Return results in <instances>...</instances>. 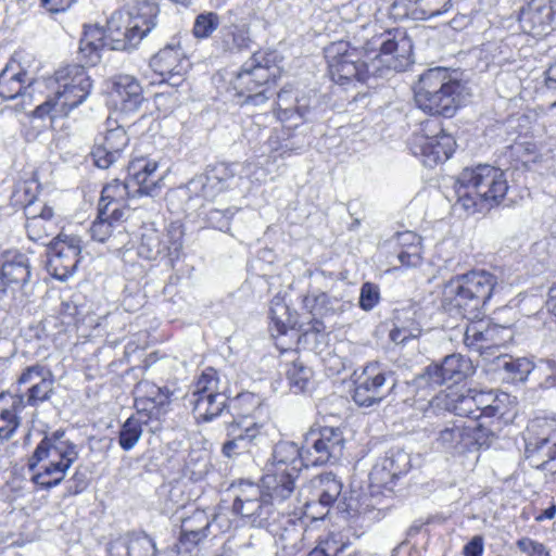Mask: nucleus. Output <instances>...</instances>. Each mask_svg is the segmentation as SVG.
<instances>
[{
	"instance_id": "nucleus-1",
	"label": "nucleus",
	"mask_w": 556,
	"mask_h": 556,
	"mask_svg": "<svg viewBox=\"0 0 556 556\" xmlns=\"http://www.w3.org/2000/svg\"><path fill=\"white\" fill-rule=\"evenodd\" d=\"M356 25L353 27L354 43L366 53L379 51V56L389 70L401 72L413 63V42L402 28H390L382 24L383 15L376 0H355Z\"/></svg>"
},
{
	"instance_id": "nucleus-2",
	"label": "nucleus",
	"mask_w": 556,
	"mask_h": 556,
	"mask_svg": "<svg viewBox=\"0 0 556 556\" xmlns=\"http://www.w3.org/2000/svg\"><path fill=\"white\" fill-rule=\"evenodd\" d=\"M299 473L267 466L262 486L253 482H241L238 485L232 511L251 526L267 525L270 518L280 515V509L290 508L287 502L294 492Z\"/></svg>"
},
{
	"instance_id": "nucleus-3",
	"label": "nucleus",
	"mask_w": 556,
	"mask_h": 556,
	"mask_svg": "<svg viewBox=\"0 0 556 556\" xmlns=\"http://www.w3.org/2000/svg\"><path fill=\"white\" fill-rule=\"evenodd\" d=\"M47 86L52 93L34 111L39 118L55 119L67 116L86 101L92 89V81L83 65H67L59 68Z\"/></svg>"
},
{
	"instance_id": "nucleus-4",
	"label": "nucleus",
	"mask_w": 556,
	"mask_h": 556,
	"mask_svg": "<svg viewBox=\"0 0 556 556\" xmlns=\"http://www.w3.org/2000/svg\"><path fill=\"white\" fill-rule=\"evenodd\" d=\"M508 188L506 173L488 164L463 169L455 182L457 202L469 213L500 204Z\"/></svg>"
},
{
	"instance_id": "nucleus-5",
	"label": "nucleus",
	"mask_w": 556,
	"mask_h": 556,
	"mask_svg": "<svg viewBox=\"0 0 556 556\" xmlns=\"http://www.w3.org/2000/svg\"><path fill=\"white\" fill-rule=\"evenodd\" d=\"M78 455L77 445L65 431L56 430L47 434L36 447L29 463L33 481L43 489L58 485Z\"/></svg>"
},
{
	"instance_id": "nucleus-6",
	"label": "nucleus",
	"mask_w": 556,
	"mask_h": 556,
	"mask_svg": "<svg viewBox=\"0 0 556 556\" xmlns=\"http://www.w3.org/2000/svg\"><path fill=\"white\" fill-rule=\"evenodd\" d=\"M466 96L465 86L441 67L424 73L415 88V101L420 110L445 117H452L456 113Z\"/></svg>"
},
{
	"instance_id": "nucleus-7",
	"label": "nucleus",
	"mask_w": 556,
	"mask_h": 556,
	"mask_svg": "<svg viewBox=\"0 0 556 556\" xmlns=\"http://www.w3.org/2000/svg\"><path fill=\"white\" fill-rule=\"evenodd\" d=\"M159 8L154 2L144 0L128 4L114 12L108 21L109 36L114 45L112 49L135 48L155 27Z\"/></svg>"
},
{
	"instance_id": "nucleus-8",
	"label": "nucleus",
	"mask_w": 556,
	"mask_h": 556,
	"mask_svg": "<svg viewBox=\"0 0 556 556\" xmlns=\"http://www.w3.org/2000/svg\"><path fill=\"white\" fill-rule=\"evenodd\" d=\"M280 55L276 51H257L244 64L231 80V87L244 103L260 105L268 97L266 85L281 74Z\"/></svg>"
},
{
	"instance_id": "nucleus-9",
	"label": "nucleus",
	"mask_w": 556,
	"mask_h": 556,
	"mask_svg": "<svg viewBox=\"0 0 556 556\" xmlns=\"http://www.w3.org/2000/svg\"><path fill=\"white\" fill-rule=\"evenodd\" d=\"M496 277L485 270H472L451 279L443 289V299L460 309L465 318H477L490 300Z\"/></svg>"
},
{
	"instance_id": "nucleus-10",
	"label": "nucleus",
	"mask_w": 556,
	"mask_h": 556,
	"mask_svg": "<svg viewBox=\"0 0 556 556\" xmlns=\"http://www.w3.org/2000/svg\"><path fill=\"white\" fill-rule=\"evenodd\" d=\"M379 51L366 53L361 45L351 46L348 41L330 43L325 49L329 75L337 84H348L353 80L364 81L370 73V66L378 71L376 62L384 64L379 56Z\"/></svg>"
},
{
	"instance_id": "nucleus-11",
	"label": "nucleus",
	"mask_w": 556,
	"mask_h": 556,
	"mask_svg": "<svg viewBox=\"0 0 556 556\" xmlns=\"http://www.w3.org/2000/svg\"><path fill=\"white\" fill-rule=\"evenodd\" d=\"M237 403L242 413L238 419L227 426L228 440L223 445V453L227 457L250 452L252 446L265 439L263 425L252 417L261 408L260 396L253 393H242L238 395Z\"/></svg>"
},
{
	"instance_id": "nucleus-12",
	"label": "nucleus",
	"mask_w": 556,
	"mask_h": 556,
	"mask_svg": "<svg viewBox=\"0 0 556 556\" xmlns=\"http://www.w3.org/2000/svg\"><path fill=\"white\" fill-rule=\"evenodd\" d=\"M454 138L444 131L440 121L426 119L409 140L412 153L427 167L448 160L455 151Z\"/></svg>"
},
{
	"instance_id": "nucleus-13",
	"label": "nucleus",
	"mask_w": 556,
	"mask_h": 556,
	"mask_svg": "<svg viewBox=\"0 0 556 556\" xmlns=\"http://www.w3.org/2000/svg\"><path fill=\"white\" fill-rule=\"evenodd\" d=\"M31 55L23 51L13 54L0 73V97L4 100L21 99V109L34 103V92L43 86L29 75Z\"/></svg>"
},
{
	"instance_id": "nucleus-14",
	"label": "nucleus",
	"mask_w": 556,
	"mask_h": 556,
	"mask_svg": "<svg viewBox=\"0 0 556 556\" xmlns=\"http://www.w3.org/2000/svg\"><path fill=\"white\" fill-rule=\"evenodd\" d=\"M80 253L81 241L77 236L58 235L48 248L47 270L55 279L65 281L75 273Z\"/></svg>"
},
{
	"instance_id": "nucleus-15",
	"label": "nucleus",
	"mask_w": 556,
	"mask_h": 556,
	"mask_svg": "<svg viewBox=\"0 0 556 556\" xmlns=\"http://www.w3.org/2000/svg\"><path fill=\"white\" fill-rule=\"evenodd\" d=\"M304 442L308 465L318 466L340 459L345 440L339 428L324 427L311 430Z\"/></svg>"
},
{
	"instance_id": "nucleus-16",
	"label": "nucleus",
	"mask_w": 556,
	"mask_h": 556,
	"mask_svg": "<svg viewBox=\"0 0 556 556\" xmlns=\"http://www.w3.org/2000/svg\"><path fill=\"white\" fill-rule=\"evenodd\" d=\"M182 249V231L180 227L172 225L167 230L160 231L152 226H146L141 232L138 253L146 260L168 257L178 258Z\"/></svg>"
},
{
	"instance_id": "nucleus-17",
	"label": "nucleus",
	"mask_w": 556,
	"mask_h": 556,
	"mask_svg": "<svg viewBox=\"0 0 556 556\" xmlns=\"http://www.w3.org/2000/svg\"><path fill=\"white\" fill-rule=\"evenodd\" d=\"M528 430L526 454L532 465L539 468L556 459V418H536Z\"/></svg>"
},
{
	"instance_id": "nucleus-18",
	"label": "nucleus",
	"mask_w": 556,
	"mask_h": 556,
	"mask_svg": "<svg viewBox=\"0 0 556 556\" xmlns=\"http://www.w3.org/2000/svg\"><path fill=\"white\" fill-rule=\"evenodd\" d=\"M355 376L353 400L358 406L369 407L380 403L394 386L393 382L388 384V372L378 363L366 365Z\"/></svg>"
},
{
	"instance_id": "nucleus-19",
	"label": "nucleus",
	"mask_w": 556,
	"mask_h": 556,
	"mask_svg": "<svg viewBox=\"0 0 556 556\" xmlns=\"http://www.w3.org/2000/svg\"><path fill=\"white\" fill-rule=\"evenodd\" d=\"M475 372L471 361L460 354H452L446 356L443 362L438 365H430L418 379V386H430L431 388L451 382L450 387L455 388L462 381L467 379Z\"/></svg>"
},
{
	"instance_id": "nucleus-20",
	"label": "nucleus",
	"mask_w": 556,
	"mask_h": 556,
	"mask_svg": "<svg viewBox=\"0 0 556 556\" xmlns=\"http://www.w3.org/2000/svg\"><path fill=\"white\" fill-rule=\"evenodd\" d=\"M289 514V508L280 509L279 516L270 518L267 525L256 527L266 528L275 538L276 545L288 556H292L305 546L306 530L300 519L294 520Z\"/></svg>"
},
{
	"instance_id": "nucleus-21",
	"label": "nucleus",
	"mask_w": 556,
	"mask_h": 556,
	"mask_svg": "<svg viewBox=\"0 0 556 556\" xmlns=\"http://www.w3.org/2000/svg\"><path fill=\"white\" fill-rule=\"evenodd\" d=\"M235 167V164L219 163L207 169L206 173L197 175L186 186L190 197L215 199L230 188L236 175Z\"/></svg>"
},
{
	"instance_id": "nucleus-22",
	"label": "nucleus",
	"mask_w": 556,
	"mask_h": 556,
	"mask_svg": "<svg viewBox=\"0 0 556 556\" xmlns=\"http://www.w3.org/2000/svg\"><path fill=\"white\" fill-rule=\"evenodd\" d=\"M150 66L162 81H168L173 86H178L182 81V76L190 67L180 43L173 41L161 49L151 60Z\"/></svg>"
},
{
	"instance_id": "nucleus-23",
	"label": "nucleus",
	"mask_w": 556,
	"mask_h": 556,
	"mask_svg": "<svg viewBox=\"0 0 556 556\" xmlns=\"http://www.w3.org/2000/svg\"><path fill=\"white\" fill-rule=\"evenodd\" d=\"M435 409L454 412L458 416H465L472 420L480 419L471 389L464 392L459 388L447 387L429 401V408L426 413Z\"/></svg>"
},
{
	"instance_id": "nucleus-24",
	"label": "nucleus",
	"mask_w": 556,
	"mask_h": 556,
	"mask_svg": "<svg viewBox=\"0 0 556 556\" xmlns=\"http://www.w3.org/2000/svg\"><path fill=\"white\" fill-rule=\"evenodd\" d=\"M110 99L122 112H136L143 101L142 87L131 75H117L111 83Z\"/></svg>"
},
{
	"instance_id": "nucleus-25",
	"label": "nucleus",
	"mask_w": 556,
	"mask_h": 556,
	"mask_svg": "<svg viewBox=\"0 0 556 556\" xmlns=\"http://www.w3.org/2000/svg\"><path fill=\"white\" fill-rule=\"evenodd\" d=\"M473 427L466 421L456 419L448 421L437 438V445L442 452L459 455L467 452L473 444Z\"/></svg>"
},
{
	"instance_id": "nucleus-26",
	"label": "nucleus",
	"mask_w": 556,
	"mask_h": 556,
	"mask_svg": "<svg viewBox=\"0 0 556 556\" xmlns=\"http://www.w3.org/2000/svg\"><path fill=\"white\" fill-rule=\"evenodd\" d=\"M157 163L147 157L132 160L128 165V182L134 194L152 195L161 188L162 177L156 174Z\"/></svg>"
},
{
	"instance_id": "nucleus-27",
	"label": "nucleus",
	"mask_w": 556,
	"mask_h": 556,
	"mask_svg": "<svg viewBox=\"0 0 556 556\" xmlns=\"http://www.w3.org/2000/svg\"><path fill=\"white\" fill-rule=\"evenodd\" d=\"M20 386H28L27 404L36 406L49 400L53 391V377L49 369L41 365L27 367L17 379Z\"/></svg>"
},
{
	"instance_id": "nucleus-28",
	"label": "nucleus",
	"mask_w": 556,
	"mask_h": 556,
	"mask_svg": "<svg viewBox=\"0 0 556 556\" xmlns=\"http://www.w3.org/2000/svg\"><path fill=\"white\" fill-rule=\"evenodd\" d=\"M129 138L122 127L109 129L94 144L91 152L94 164L100 168H108L118 160L125 150Z\"/></svg>"
},
{
	"instance_id": "nucleus-29",
	"label": "nucleus",
	"mask_w": 556,
	"mask_h": 556,
	"mask_svg": "<svg viewBox=\"0 0 556 556\" xmlns=\"http://www.w3.org/2000/svg\"><path fill=\"white\" fill-rule=\"evenodd\" d=\"M135 195L128 180L122 182L118 179H114L102 189L99 211L104 215L110 212L111 215L115 216L116 222H123L128 213L126 201L129 197Z\"/></svg>"
},
{
	"instance_id": "nucleus-30",
	"label": "nucleus",
	"mask_w": 556,
	"mask_h": 556,
	"mask_svg": "<svg viewBox=\"0 0 556 556\" xmlns=\"http://www.w3.org/2000/svg\"><path fill=\"white\" fill-rule=\"evenodd\" d=\"M552 15V7L546 0H531L520 11L519 23L525 33L538 37L546 33Z\"/></svg>"
},
{
	"instance_id": "nucleus-31",
	"label": "nucleus",
	"mask_w": 556,
	"mask_h": 556,
	"mask_svg": "<svg viewBox=\"0 0 556 556\" xmlns=\"http://www.w3.org/2000/svg\"><path fill=\"white\" fill-rule=\"evenodd\" d=\"M308 489L311 490L312 498L304 504V515H308V509L315 502H318L324 507L333 504L342 492V482L332 472H325L313 478L309 481Z\"/></svg>"
},
{
	"instance_id": "nucleus-32",
	"label": "nucleus",
	"mask_w": 556,
	"mask_h": 556,
	"mask_svg": "<svg viewBox=\"0 0 556 556\" xmlns=\"http://www.w3.org/2000/svg\"><path fill=\"white\" fill-rule=\"evenodd\" d=\"M251 43V29L245 22L224 25L215 39L217 49L226 53L242 52L248 50Z\"/></svg>"
},
{
	"instance_id": "nucleus-33",
	"label": "nucleus",
	"mask_w": 556,
	"mask_h": 556,
	"mask_svg": "<svg viewBox=\"0 0 556 556\" xmlns=\"http://www.w3.org/2000/svg\"><path fill=\"white\" fill-rule=\"evenodd\" d=\"M110 556H155L154 541L146 533H130L110 544Z\"/></svg>"
},
{
	"instance_id": "nucleus-34",
	"label": "nucleus",
	"mask_w": 556,
	"mask_h": 556,
	"mask_svg": "<svg viewBox=\"0 0 556 556\" xmlns=\"http://www.w3.org/2000/svg\"><path fill=\"white\" fill-rule=\"evenodd\" d=\"M305 444L299 448L293 442H279L273 452V462L269 467H279L290 472H300L303 467H308Z\"/></svg>"
},
{
	"instance_id": "nucleus-35",
	"label": "nucleus",
	"mask_w": 556,
	"mask_h": 556,
	"mask_svg": "<svg viewBox=\"0 0 556 556\" xmlns=\"http://www.w3.org/2000/svg\"><path fill=\"white\" fill-rule=\"evenodd\" d=\"M25 407L22 395L0 394V440L9 439L20 425L18 414Z\"/></svg>"
},
{
	"instance_id": "nucleus-36",
	"label": "nucleus",
	"mask_w": 556,
	"mask_h": 556,
	"mask_svg": "<svg viewBox=\"0 0 556 556\" xmlns=\"http://www.w3.org/2000/svg\"><path fill=\"white\" fill-rule=\"evenodd\" d=\"M30 277L29 260L20 252H9L4 256L0 278L7 286H23Z\"/></svg>"
},
{
	"instance_id": "nucleus-37",
	"label": "nucleus",
	"mask_w": 556,
	"mask_h": 556,
	"mask_svg": "<svg viewBox=\"0 0 556 556\" xmlns=\"http://www.w3.org/2000/svg\"><path fill=\"white\" fill-rule=\"evenodd\" d=\"M26 231L28 238L36 242H42L58 230V222L53 208L43 205L39 214H27Z\"/></svg>"
},
{
	"instance_id": "nucleus-38",
	"label": "nucleus",
	"mask_w": 556,
	"mask_h": 556,
	"mask_svg": "<svg viewBox=\"0 0 556 556\" xmlns=\"http://www.w3.org/2000/svg\"><path fill=\"white\" fill-rule=\"evenodd\" d=\"M105 45V33L101 27L85 26L78 51L80 61L85 65H96L101 59V51Z\"/></svg>"
},
{
	"instance_id": "nucleus-39",
	"label": "nucleus",
	"mask_w": 556,
	"mask_h": 556,
	"mask_svg": "<svg viewBox=\"0 0 556 556\" xmlns=\"http://www.w3.org/2000/svg\"><path fill=\"white\" fill-rule=\"evenodd\" d=\"M300 342L320 356L330 354V332L325 324L317 318L307 325L300 337Z\"/></svg>"
},
{
	"instance_id": "nucleus-40",
	"label": "nucleus",
	"mask_w": 556,
	"mask_h": 556,
	"mask_svg": "<svg viewBox=\"0 0 556 556\" xmlns=\"http://www.w3.org/2000/svg\"><path fill=\"white\" fill-rule=\"evenodd\" d=\"M226 395H205L190 397V404L193 407V414L198 421H211L219 416L226 405Z\"/></svg>"
},
{
	"instance_id": "nucleus-41",
	"label": "nucleus",
	"mask_w": 556,
	"mask_h": 556,
	"mask_svg": "<svg viewBox=\"0 0 556 556\" xmlns=\"http://www.w3.org/2000/svg\"><path fill=\"white\" fill-rule=\"evenodd\" d=\"M473 397L477 404L480 418H492L495 416H504V402L509 400L508 394L502 393L496 395L493 391L478 392L473 390Z\"/></svg>"
},
{
	"instance_id": "nucleus-42",
	"label": "nucleus",
	"mask_w": 556,
	"mask_h": 556,
	"mask_svg": "<svg viewBox=\"0 0 556 556\" xmlns=\"http://www.w3.org/2000/svg\"><path fill=\"white\" fill-rule=\"evenodd\" d=\"M399 244L403 248L397 258L403 266L417 267L421 263L420 238L413 231H405L397 235Z\"/></svg>"
},
{
	"instance_id": "nucleus-43",
	"label": "nucleus",
	"mask_w": 556,
	"mask_h": 556,
	"mask_svg": "<svg viewBox=\"0 0 556 556\" xmlns=\"http://www.w3.org/2000/svg\"><path fill=\"white\" fill-rule=\"evenodd\" d=\"M453 8V0H413L408 7L414 20H430L447 13Z\"/></svg>"
},
{
	"instance_id": "nucleus-44",
	"label": "nucleus",
	"mask_w": 556,
	"mask_h": 556,
	"mask_svg": "<svg viewBox=\"0 0 556 556\" xmlns=\"http://www.w3.org/2000/svg\"><path fill=\"white\" fill-rule=\"evenodd\" d=\"M269 318L277 334H285L298 324V317L280 298L273 299L269 309Z\"/></svg>"
},
{
	"instance_id": "nucleus-45",
	"label": "nucleus",
	"mask_w": 556,
	"mask_h": 556,
	"mask_svg": "<svg viewBox=\"0 0 556 556\" xmlns=\"http://www.w3.org/2000/svg\"><path fill=\"white\" fill-rule=\"evenodd\" d=\"M303 307L314 316H328L340 309V301L325 292L311 293L303 298Z\"/></svg>"
},
{
	"instance_id": "nucleus-46",
	"label": "nucleus",
	"mask_w": 556,
	"mask_h": 556,
	"mask_svg": "<svg viewBox=\"0 0 556 556\" xmlns=\"http://www.w3.org/2000/svg\"><path fill=\"white\" fill-rule=\"evenodd\" d=\"M410 467L409 455L403 451L391 453L380 464L374 466V478L378 479L379 473L388 471L389 477L394 479L408 471Z\"/></svg>"
},
{
	"instance_id": "nucleus-47",
	"label": "nucleus",
	"mask_w": 556,
	"mask_h": 556,
	"mask_svg": "<svg viewBox=\"0 0 556 556\" xmlns=\"http://www.w3.org/2000/svg\"><path fill=\"white\" fill-rule=\"evenodd\" d=\"M291 103V91L287 89H282L278 93V111H277V117L278 119L283 124V126L288 129L298 127L304 116V111H302L301 108H293L290 106Z\"/></svg>"
},
{
	"instance_id": "nucleus-48",
	"label": "nucleus",
	"mask_w": 556,
	"mask_h": 556,
	"mask_svg": "<svg viewBox=\"0 0 556 556\" xmlns=\"http://www.w3.org/2000/svg\"><path fill=\"white\" fill-rule=\"evenodd\" d=\"M135 395L137 406H139L143 400H147L154 406H163L169 402L172 392L150 381H140L135 388Z\"/></svg>"
},
{
	"instance_id": "nucleus-49",
	"label": "nucleus",
	"mask_w": 556,
	"mask_h": 556,
	"mask_svg": "<svg viewBox=\"0 0 556 556\" xmlns=\"http://www.w3.org/2000/svg\"><path fill=\"white\" fill-rule=\"evenodd\" d=\"M211 469V454L207 450H191L185 465L186 475L194 481L202 480Z\"/></svg>"
},
{
	"instance_id": "nucleus-50",
	"label": "nucleus",
	"mask_w": 556,
	"mask_h": 556,
	"mask_svg": "<svg viewBox=\"0 0 556 556\" xmlns=\"http://www.w3.org/2000/svg\"><path fill=\"white\" fill-rule=\"evenodd\" d=\"M122 230H124L122 222H116L115 216L110 212L104 215L99 211L98 218L90 227V235L93 240L104 242L114 231L122 232Z\"/></svg>"
},
{
	"instance_id": "nucleus-51",
	"label": "nucleus",
	"mask_w": 556,
	"mask_h": 556,
	"mask_svg": "<svg viewBox=\"0 0 556 556\" xmlns=\"http://www.w3.org/2000/svg\"><path fill=\"white\" fill-rule=\"evenodd\" d=\"M225 395L219 388V377L215 369L207 368L194 382L190 397Z\"/></svg>"
},
{
	"instance_id": "nucleus-52",
	"label": "nucleus",
	"mask_w": 556,
	"mask_h": 556,
	"mask_svg": "<svg viewBox=\"0 0 556 556\" xmlns=\"http://www.w3.org/2000/svg\"><path fill=\"white\" fill-rule=\"evenodd\" d=\"M143 421L136 417H129L119 430L118 444L124 451L132 450L142 435Z\"/></svg>"
},
{
	"instance_id": "nucleus-53",
	"label": "nucleus",
	"mask_w": 556,
	"mask_h": 556,
	"mask_svg": "<svg viewBox=\"0 0 556 556\" xmlns=\"http://www.w3.org/2000/svg\"><path fill=\"white\" fill-rule=\"evenodd\" d=\"M498 366L502 367L514 381H525L533 370V363L526 357H503L498 358Z\"/></svg>"
},
{
	"instance_id": "nucleus-54",
	"label": "nucleus",
	"mask_w": 556,
	"mask_h": 556,
	"mask_svg": "<svg viewBox=\"0 0 556 556\" xmlns=\"http://www.w3.org/2000/svg\"><path fill=\"white\" fill-rule=\"evenodd\" d=\"M38 188L34 179L18 181L11 195L12 202L14 205L26 207V214H30V205L37 197Z\"/></svg>"
},
{
	"instance_id": "nucleus-55",
	"label": "nucleus",
	"mask_w": 556,
	"mask_h": 556,
	"mask_svg": "<svg viewBox=\"0 0 556 556\" xmlns=\"http://www.w3.org/2000/svg\"><path fill=\"white\" fill-rule=\"evenodd\" d=\"M350 547V543L343 541L339 535H330L321 541L317 547L308 553L307 556H361L359 553L348 554L345 551Z\"/></svg>"
},
{
	"instance_id": "nucleus-56",
	"label": "nucleus",
	"mask_w": 556,
	"mask_h": 556,
	"mask_svg": "<svg viewBox=\"0 0 556 556\" xmlns=\"http://www.w3.org/2000/svg\"><path fill=\"white\" fill-rule=\"evenodd\" d=\"M180 529L187 533H199L206 538L212 533V523L208 515L204 510L198 509L181 520ZM213 534L216 535L217 532H213Z\"/></svg>"
},
{
	"instance_id": "nucleus-57",
	"label": "nucleus",
	"mask_w": 556,
	"mask_h": 556,
	"mask_svg": "<svg viewBox=\"0 0 556 556\" xmlns=\"http://www.w3.org/2000/svg\"><path fill=\"white\" fill-rule=\"evenodd\" d=\"M287 378L291 387L298 391H304L313 376V371L309 367L305 366L300 359H294L290 364H287L286 370Z\"/></svg>"
},
{
	"instance_id": "nucleus-58",
	"label": "nucleus",
	"mask_w": 556,
	"mask_h": 556,
	"mask_svg": "<svg viewBox=\"0 0 556 556\" xmlns=\"http://www.w3.org/2000/svg\"><path fill=\"white\" fill-rule=\"evenodd\" d=\"M219 26V16L215 12H204L195 17L192 33L198 39H206Z\"/></svg>"
},
{
	"instance_id": "nucleus-59",
	"label": "nucleus",
	"mask_w": 556,
	"mask_h": 556,
	"mask_svg": "<svg viewBox=\"0 0 556 556\" xmlns=\"http://www.w3.org/2000/svg\"><path fill=\"white\" fill-rule=\"evenodd\" d=\"M500 329L506 330L505 328H498V327L494 326V327H490V328L485 329L484 331H482L481 329H479V327L477 325H471V326H468L465 331L464 341H465L466 345L476 348L477 350H481L486 346L483 344H479V343L480 342L482 343L484 341L493 339L494 333L496 331H498Z\"/></svg>"
},
{
	"instance_id": "nucleus-60",
	"label": "nucleus",
	"mask_w": 556,
	"mask_h": 556,
	"mask_svg": "<svg viewBox=\"0 0 556 556\" xmlns=\"http://www.w3.org/2000/svg\"><path fill=\"white\" fill-rule=\"evenodd\" d=\"M379 298L378 287L374 283L366 282L361 289L359 306L364 311H370L377 305Z\"/></svg>"
},
{
	"instance_id": "nucleus-61",
	"label": "nucleus",
	"mask_w": 556,
	"mask_h": 556,
	"mask_svg": "<svg viewBox=\"0 0 556 556\" xmlns=\"http://www.w3.org/2000/svg\"><path fill=\"white\" fill-rule=\"evenodd\" d=\"M517 547L526 556H549L546 547L530 538H522L517 541Z\"/></svg>"
},
{
	"instance_id": "nucleus-62",
	"label": "nucleus",
	"mask_w": 556,
	"mask_h": 556,
	"mask_svg": "<svg viewBox=\"0 0 556 556\" xmlns=\"http://www.w3.org/2000/svg\"><path fill=\"white\" fill-rule=\"evenodd\" d=\"M204 539L202 534L187 533L180 530V535L177 543V552L181 555H187Z\"/></svg>"
},
{
	"instance_id": "nucleus-63",
	"label": "nucleus",
	"mask_w": 556,
	"mask_h": 556,
	"mask_svg": "<svg viewBox=\"0 0 556 556\" xmlns=\"http://www.w3.org/2000/svg\"><path fill=\"white\" fill-rule=\"evenodd\" d=\"M419 333H420V330L417 327L407 328V327H404V326L403 327L395 326L390 331V339H391L392 342H394L396 344H404L409 339L417 338L419 336Z\"/></svg>"
},
{
	"instance_id": "nucleus-64",
	"label": "nucleus",
	"mask_w": 556,
	"mask_h": 556,
	"mask_svg": "<svg viewBox=\"0 0 556 556\" xmlns=\"http://www.w3.org/2000/svg\"><path fill=\"white\" fill-rule=\"evenodd\" d=\"M483 539L479 535L473 536L464 547V556H482Z\"/></svg>"
}]
</instances>
